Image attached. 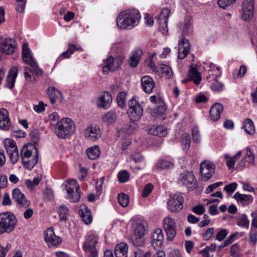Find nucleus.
I'll use <instances>...</instances> for the list:
<instances>
[{
    "mask_svg": "<svg viewBox=\"0 0 257 257\" xmlns=\"http://www.w3.org/2000/svg\"><path fill=\"white\" fill-rule=\"evenodd\" d=\"M138 10L131 9L121 12L117 17L116 24L121 29H131L137 25L141 19Z\"/></svg>",
    "mask_w": 257,
    "mask_h": 257,
    "instance_id": "obj_1",
    "label": "nucleus"
},
{
    "mask_svg": "<svg viewBox=\"0 0 257 257\" xmlns=\"http://www.w3.org/2000/svg\"><path fill=\"white\" fill-rule=\"evenodd\" d=\"M74 130V122L70 118H65L57 122L55 132L59 138L65 139L71 136Z\"/></svg>",
    "mask_w": 257,
    "mask_h": 257,
    "instance_id": "obj_2",
    "label": "nucleus"
},
{
    "mask_svg": "<svg viewBox=\"0 0 257 257\" xmlns=\"http://www.w3.org/2000/svg\"><path fill=\"white\" fill-rule=\"evenodd\" d=\"M17 221L15 216L10 212L0 214V235L13 230Z\"/></svg>",
    "mask_w": 257,
    "mask_h": 257,
    "instance_id": "obj_3",
    "label": "nucleus"
},
{
    "mask_svg": "<svg viewBox=\"0 0 257 257\" xmlns=\"http://www.w3.org/2000/svg\"><path fill=\"white\" fill-rule=\"evenodd\" d=\"M143 106L134 97L130 100L127 114L131 120L134 121L139 120L143 114Z\"/></svg>",
    "mask_w": 257,
    "mask_h": 257,
    "instance_id": "obj_4",
    "label": "nucleus"
},
{
    "mask_svg": "<svg viewBox=\"0 0 257 257\" xmlns=\"http://www.w3.org/2000/svg\"><path fill=\"white\" fill-rule=\"evenodd\" d=\"M98 237L94 234H88L83 244V248L89 257H96L97 251L96 245L97 243Z\"/></svg>",
    "mask_w": 257,
    "mask_h": 257,
    "instance_id": "obj_5",
    "label": "nucleus"
},
{
    "mask_svg": "<svg viewBox=\"0 0 257 257\" xmlns=\"http://www.w3.org/2000/svg\"><path fill=\"white\" fill-rule=\"evenodd\" d=\"M68 199L70 202H78L80 198V189L77 182L75 179L68 181V184L66 185Z\"/></svg>",
    "mask_w": 257,
    "mask_h": 257,
    "instance_id": "obj_6",
    "label": "nucleus"
},
{
    "mask_svg": "<svg viewBox=\"0 0 257 257\" xmlns=\"http://www.w3.org/2000/svg\"><path fill=\"white\" fill-rule=\"evenodd\" d=\"M16 48L15 42L12 38L0 39V60L3 55H11L13 54Z\"/></svg>",
    "mask_w": 257,
    "mask_h": 257,
    "instance_id": "obj_7",
    "label": "nucleus"
},
{
    "mask_svg": "<svg viewBox=\"0 0 257 257\" xmlns=\"http://www.w3.org/2000/svg\"><path fill=\"white\" fill-rule=\"evenodd\" d=\"M164 229L167 239L172 240L176 234V223L174 219L168 216L163 220Z\"/></svg>",
    "mask_w": 257,
    "mask_h": 257,
    "instance_id": "obj_8",
    "label": "nucleus"
},
{
    "mask_svg": "<svg viewBox=\"0 0 257 257\" xmlns=\"http://www.w3.org/2000/svg\"><path fill=\"white\" fill-rule=\"evenodd\" d=\"M5 149L12 164H14L19 159L18 150L16 143L11 139L6 140Z\"/></svg>",
    "mask_w": 257,
    "mask_h": 257,
    "instance_id": "obj_9",
    "label": "nucleus"
},
{
    "mask_svg": "<svg viewBox=\"0 0 257 257\" xmlns=\"http://www.w3.org/2000/svg\"><path fill=\"white\" fill-rule=\"evenodd\" d=\"M184 199L180 194H175L170 196L168 201V206L170 211L173 212L180 211L183 208Z\"/></svg>",
    "mask_w": 257,
    "mask_h": 257,
    "instance_id": "obj_10",
    "label": "nucleus"
},
{
    "mask_svg": "<svg viewBox=\"0 0 257 257\" xmlns=\"http://www.w3.org/2000/svg\"><path fill=\"white\" fill-rule=\"evenodd\" d=\"M170 13V10L168 8L162 9L158 18L157 23L159 29L163 34L168 32V19Z\"/></svg>",
    "mask_w": 257,
    "mask_h": 257,
    "instance_id": "obj_11",
    "label": "nucleus"
},
{
    "mask_svg": "<svg viewBox=\"0 0 257 257\" xmlns=\"http://www.w3.org/2000/svg\"><path fill=\"white\" fill-rule=\"evenodd\" d=\"M241 19L248 21L253 16L254 11V0H244L242 3Z\"/></svg>",
    "mask_w": 257,
    "mask_h": 257,
    "instance_id": "obj_12",
    "label": "nucleus"
},
{
    "mask_svg": "<svg viewBox=\"0 0 257 257\" xmlns=\"http://www.w3.org/2000/svg\"><path fill=\"white\" fill-rule=\"evenodd\" d=\"M31 68L25 67L24 75L26 80L29 82H34L37 81L36 77L42 75L43 71L38 65L30 66Z\"/></svg>",
    "mask_w": 257,
    "mask_h": 257,
    "instance_id": "obj_13",
    "label": "nucleus"
},
{
    "mask_svg": "<svg viewBox=\"0 0 257 257\" xmlns=\"http://www.w3.org/2000/svg\"><path fill=\"white\" fill-rule=\"evenodd\" d=\"M215 166L208 161H204L200 164V173L204 181L209 179L214 174Z\"/></svg>",
    "mask_w": 257,
    "mask_h": 257,
    "instance_id": "obj_14",
    "label": "nucleus"
},
{
    "mask_svg": "<svg viewBox=\"0 0 257 257\" xmlns=\"http://www.w3.org/2000/svg\"><path fill=\"white\" fill-rule=\"evenodd\" d=\"M44 238L49 247L57 246L62 242L61 238L55 234L52 228H48L45 231Z\"/></svg>",
    "mask_w": 257,
    "mask_h": 257,
    "instance_id": "obj_15",
    "label": "nucleus"
},
{
    "mask_svg": "<svg viewBox=\"0 0 257 257\" xmlns=\"http://www.w3.org/2000/svg\"><path fill=\"white\" fill-rule=\"evenodd\" d=\"M180 182L188 189H194L197 186V181L192 172H186L181 174Z\"/></svg>",
    "mask_w": 257,
    "mask_h": 257,
    "instance_id": "obj_16",
    "label": "nucleus"
},
{
    "mask_svg": "<svg viewBox=\"0 0 257 257\" xmlns=\"http://www.w3.org/2000/svg\"><path fill=\"white\" fill-rule=\"evenodd\" d=\"M254 156L250 149L246 148L245 156L239 162L236 166V169L240 170L245 167H249L250 165H254Z\"/></svg>",
    "mask_w": 257,
    "mask_h": 257,
    "instance_id": "obj_17",
    "label": "nucleus"
},
{
    "mask_svg": "<svg viewBox=\"0 0 257 257\" xmlns=\"http://www.w3.org/2000/svg\"><path fill=\"white\" fill-rule=\"evenodd\" d=\"M13 198L20 207L27 208L30 204V201L28 200L25 195L21 192L20 189L16 188L13 191Z\"/></svg>",
    "mask_w": 257,
    "mask_h": 257,
    "instance_id": "obj_18",
    "label": "nucleus"
},
{
    "mask_svg": "<svg viewBox=\"0 0 257 257\" xmlns=\"http://www.w3.org/2000/svg\"><path fill=\"white\" fill-rule=\"evenodd\" d=\"M122 63V60L118 58L114 59L111 56L109 57L104 61L103 67V72L105 73L108 70L114 71L121 65Z\"/></svg>",
    "mask_w": 257,
    "mask_h": 257,
    "instance_id": "obj_19",
    "label": "nucleus"
},
{
    "mask_svg": "<svg viewBox=\"0 0 257 257\" xmlns=\"http://www.w3.org/2000/svg\"><path fill=\"white\" fill-rule=\"evenodd\" d=\"M190 51L189 41L186 38H182L181 41L179 42L178 58L180 59H184L187 56Z\"/></svg>",
    "mask_w": 257,
    "mask_h": 257,
    "instance_id": "obj_20",
    "label": "nucleus"
},
{
    "mask_svg": "<svg viewBox=\"0 0 257 257\" xmlns=\"http://www.w3.org/2000/svg\"><path fill=\"white\" fill-rule=\"evenodd\" d=\"M141 85L143 90L147 93H150L155 87L156 83L153 78L148 75L141 78Z\"/></svg>",
    "mask_w": 257,
    "mask_h": 257,
    "instance_id": "obj_21",
    "label": "nucleus"
},
{
    "mask_svg": "<svg viewBox=\"0 0 257 257\" xmlns=\"http://www.w3.org/2000/svg\"><path fill=\"white\" fill-rule=\"evenodd\" d=\"M10 126L11 121L8 110L4 108H0V128L7 131Z\"/></svg>",
    "mask_w": 257,
    "mask_h": 257,
    "instance_id": "obj_22",
    "label": "nucleus"
},
{
    "mask_svg": "<svg viewBox=\"0 0 257 257\" xmlns=\"http://www.w3.org/2000/svg\"><path fill=\"white\" fill-rule=\"evenodd\" d=\"M22 55L25 63L29 65L30 66L38 65L37 63L33 58L29 48L28 44L27 43L24 44L23 45Z\"/></svg>",
    "mask_w": 257,
    "mask_h": 257,
    "instance_id": "obj_23",
    "label": "nucleus"
},
{
    "mask_svg": "<svg viewBox=\"0 0 257 257\" xmlns=\"http://www.w3.org/2000/svg\"><path fill=\"white\" fill-rule=\"evenodd\" d=\"M35 151L36 155L35 157L38 158V151L37 147L32 144L25 145L23 146L21 150V157L22 160L28 159L32 154L33 152Z\"/></svg>",
    "mask_w": 257,
    "mask_h": 257,
    "instance_id": "obj_24",
    "label": "nucleus"
},
{
    "mask_svg": "<svg viewBox=\"0 0 257 257\" xmlns=\"http://www.w3.org/2000/svg\"><path fill=\"white\" fill-rule=\"evenodd\" d=\"M152 243L154 247H160L164 240V235L162 229H155L152 234Z\"/></svg>",
    "mask_w": 257,
    "mask_h": 257,
    "instance_id": "obj_25",
    "label": "nucleus"
},
{
    "mask_svg": "<svg viewBox=\"0 0 257 257\" xmlns=\"http://www.w3.org/2000/svg\"><path fill=\"white\" fill-rule=\"evenodd\" d=\"M85 137L89 140L96 141L101 137V132L99 129L92 126L87 127L84 133Z\"/></svg>",
    "mask_w": 257,
    "mask_h": 257,
    "instance_id": "obj_26",
    "label": "nucleus"
},
{
    "mask_svg": "<svg viewBox=\"0 0 257 257\" xmlns=\"http://www.w3.org/2000/svg\"><path fill=\"white\" fill-rule=\"evenodd\" d=\"M79 213L86 224H89L91 222L92 220L91 213L86 205L82 204L80 206Z\"/></svg>",
    "mask_w": 257,
    "mask_h": 257,
    "instance_id": "obj_27",
    "label": "nucleus"
},
{
    "mask_svg": "<svg viewBox=\"0 0 257 257\" xmlns=\"http://www.w3.org/2000/svg\"><path fill=\"white\" fill-rule=\"evenodd\" d=\"M223 110V105L219 103H216L211 107L209 114L211 120L217 121L220 117V113Z\"/></svg>",
    "mask_w": 257,
    "mask_h": 257,
    "instance_id": "obj_28",
    "label": "nucleus"
},
{
    "mask_svg": "<svg viewBox=\"0 0 257 257\" xmlns=\"http://www.w3.org/2000/svg\"><path fill=\"white\" fill-rule=\"evenodd\" d=\"M47 94L50 99V102L52 104H54L57 100L62 101V93L55 87H49L47 89Z\"/></svg>",
    "mask_w": 257,
    "mask_h": 257,
    "instance_id": "obj_29",
    "label": "nucleus"
},
{
    "mask_svg": "<svg viewBox=\"0 0 257 257\" xmlns=\"http://www.w3.org/2000/svg\"><path fill=\"white\" fill-rule=\"evenodd\" d=\"M112 96L109 92H105L102 95L99 99L98 103V105L100 107H102L107 109L109 107L112 101Z\"/></svg>",
    "mask_w": 257,
    "mask_h": 257,
    "instance_id": "obj_30",
    "label": "nucleus"
},
{
    "mask_svg": "<svg viewBox=\"0 0 257 257\" xmlns=\"http://www.w3.org/2000/svg\"><path fill=\"white\" fill-rule=\"evenodd\" d=\"M18 73V68L17 66H13L10 70L7 77V83L8 87L12 89L15 84L16 78Z\"/></svg>",
    "mask_w": 257,
    "mask_h": 257,
    "instance_id": "obj_31",
    "label": "nucleus"
},
{
    "mask_svg": "<svg viewBox=\"0 0 257 257\" xmlns=\"http://www.w3.org/2000/svg\"><path fill=\"white\" fill-rule=\"evenodd\" d=\"M142 54V51L141 49H138L132 52V55L130 57L129 61V65L133 67H136L140 61V59Z\"/></svg>",
    "mask_w": 257,
    "mask_h": 257,
    "instance_id": "obj_32",
    "label": "nucleus"
},
{
    "mask_svg": "<svg viewBox=\"0 0 257 257\" xmlns=\"http://www.w3.org/2000/svg\"><path fill=\"white\" fill-rule=\"evenodd\" d=\"M128 245L126 243L121 242L115 248L114 252L116 257H127Z\"/></svg>",
    "mask_w": 257,
    "mask_h": 257,
    "instance_id": "obj_33",
    "label": "nucleus"
},
{
    "mask_svg": "<svg viewBox=\"0 0 257 257\" xmlns=\"http://www.w3.org/2000/svg\"><path fill=\"white\" fill-rule=\"evenodd\" d=\"M157 71L160 72V75L162 77L171 78L173 76V71L171 68L164 64H160Z\"/></svg>",
    "mask_w": 257,
    "mask_h": 257,
    "instance_id": "obj_34",
    "label": "nucleus"
},
{
    "mask_svg": "<svg viewBox=\"0 0 257 257\" xmlns=\"http://www.w3.org/2000/svg\"><path fill=\"white\" fill-rule=\"evenodd\" d=\"M233 197L237 202L242 204H249L253 201V198L250 195L241 194L239 192H236Z\"/></svg>",
    "mask_w": 257,
    "mask_h": 257,
    "instance_id": "obj_35",
    "label": "nucleus"
},
{
    "mask_svg": "<svg viewBox=\"0 0 257 257\" xmlns=\"http://www.w3.org/2000/svg\"><path fill=\"white\" fill-rule=\"evenodd\" d=\"M86 154L89 159H96L100 154L99 147L98 146H94L89 148L86 150Z\"/></svg>",
    "mask_w": 257,
    "mask_h": 257,
    "instance_id": "obj_36",
    "label": "nucleus"
},
{
    "mask_svg": "<svg viewBox=\"0 0 257 257\" xmlns=\"http://www.w3.org/2000/svg\"><path fill=\"white\" fill-rule=\"evenodd\" d=\"M149 131L151 134L159 137H164L167 134L166 128L163 125L153 126Z\"/></svg>",
    "mask_w": 257,
    "mask_h": 257,
    "instance_id": "obj_37",
    "label": "nucleus"
},
{
    "mask_svg": "<svg viewBox=\"0 0 257 257\" xmlns=\"http://www.w3.org/2000/svg\"><path fill=\"white\" fill-rule=\"evenodd\" d=\"M117 119V115L115 112L109 111L103 116L102 120L107 124L114 123Z\"/></svg>",
    "mask_w": 257,
    "mask_h": 257,
    "instance_id": "obj_38",
    "label": "nucleus"
},
{
    "mask_svg": "<svg viewBox=\"0 0 257 257\" xmlns=\"http://www.w3.org/2000/svg\"><path fill=\"white\" fill-rule=\"evenodd\" d=\"M243 128L244 131L249 135H253L255 133V128L253 121L249 118H246L243 122Z\"/></svg>",
    "mask_w": 257,
    "mask_h": 257,
    "instance_id": "obj_39",
    "label": "nucleus"
},
{
    "mask_svg": "<svg viewBox=\"0 0 257 257\" xmlns=\"http://www.w3.org/2000/svg\"><path fill=\"white\" fill-rule=\"evenodd\" d=\"M189 76L190 79L196 85L200 84L201 80V76L195 68L191 67L190 68Z\"/></svg>",
    "mask_w": 257,
    "mask_h": 257,
    "instance_id": "obj_40",
    "label": "nucleus"
},
{
    "mask_svg": "<svg viewBox=\"0 0 257 257\" xmlns=\"http://www.w3.org/2000/svg\"><path fill=\"white\" fill-rule=\"evenodd\" d=\"M166 107L164 102L160 99L157 106L153 110V113L156 116H160L163 115L166 112Z\"/></svg>",
    "mask_w": 257,
    "mask_h": 257,
    "instance_id": "obj_41",
    "label": "nucleus"
},
{
    "mask_svg": "<svg viewBox=\"0 0 257 257\" xmlns=\"http://www.w3.org/2000/svg\"><path fill=\"white\" fill-rule=\"evenodd\" d=\"M156 167L158 170H169L173 168L174 164L170 162L162 160L157 163Z\"/></svg>",
    "mask_w": 257,
    "mask_h": 257,
    "instance_id": "obj_42",
    "label": "nucleus"
},
{
    "mask_svg": "<svg viewBox=\"0 0 257 257\" xmlns=\"http://www.w3.org/2000/svg\"><path fill=\"white\" fill-rule=\"evenodd\" d=\"M181 144L184 150L188 151L191 143V137L189 134L184 133L181 137Z\"/></svg>",
    "mask_w": 257,
    "mask_h": 257,
    "instance_id": "obj_43",
    "label": "nucleus"
},
{
    "mask_svg": "<svg viewBox=\"0 0 257 257\" xmlns=\"http://www.w3.org/2000/svg\"><path fill=\"white\" fill-rule=\"evenodd\" d=\"M237 224L240 227L248 228L249 224V220L248 219L245 214H242L239 216L237 221Z\"/></svg>",
    "mask_w": 257,
    "mask_h": 257,
    "instance_id": "obj_44",
    "label": "nucleus"
},
{
    "mask_svg": "<svg viewBox=\"0 0 257 257\" xmlns=\"http://www.w3.org/2000/svg\"><path fill=\"white\" fill-rule=\"evenodd\" d=\"M144 236L133 235L131 237L132 243L136 246H142L145 243Z\"/></svg>",
    "mask_w": 257,
    "mask_h": 257,
    "instance_id": "obj_45",
    "label": "nucleus"
},
{
    "mask_svg": "<svg viewBox=\"0 0 257 257\" xmlns=\"http://www.w3.org/2000/svg\"><path fill=\"white\" fill-rule=\"evenodd\" d=\"M80 49L81 47L80 46H77L71 44H69L68 49L61 54V56L65 58H68L75 51L80 50Z\"/></svg>",
    "mask_w": 257,
    "mask_h": 257,
    "instance_id": "obj_46",
    "label": "nucleus"
},
{
    "mask_svg": "<svg viewBox=\"0 0 257 257\" xmlns=\"http://www.w3.org/2000/svg\"><path fill=\"white\" fill-rule=\"evenodd\" d=\"M126 93L122 91L120 92L116 97V100L118 105L121 108L126 107Z\"/></svg>",
    "mask_w": 257,
    "mask_h": 257,
    "instance_id": "obj_47",
    "label": "nucleus"
},
{
    "mask_svg": "<svg viewBox=\"0 0 257 257\" xmlns=\"http://www.w3.org/2000/svg\"><path fill=\"white\" fill-rule=\"evenodd\" d=\"M68 208L64 205H61L58 209V213L61 221H65L67 219L68 214Z\"/></svg>",
    "mask_w": 257,
    "mask_h": 257,
    "instance_id": "obj_48",
    "label": "nucleus"
},
{
    "mask_svg": "<svg viewBox=\"0 0 257 257\" xmlns=\"http://www.w3.org/2000/svg\"><path fill=\"white\" fill-rule=\"evenodd\" d=\"M23 161V165L28 170H32L38 162V158L35 157L32 160L24 159Z\"/></svg>",
    "mask_w": 257,
    "mask_h": 257,
    "instance_id": "obj_49",
    "label": "nucleus"
},
{
    "mask_svg": "<svg viewBox=\"0 0 257 257\" xmlns=\"http://www.w3.org/2000/svg\"><path fill=\"white\" fill-rule=\"evenodd\" d=\"M118 201L119 204L122 207H126L129 203V198L124 193L119 194L118 195Z\"/></svg>",
    "mask_w": 257,
    "mask_h": 257,
    "instance_id": "obj_50",
    "label": "nucleus"
},
{
    "mask_svg": "<svg viewBox=\"0 0 257 257\" xmlns=\"http://www.w3.org/2000/svg\"><path fill=\"white\" fill-rule=\"evenodd\" d=\"M27 0H16V10L18 12H24Z\"/></svg>",
    "mask_w": 257,
    "mask_h": 257,
    "instance_id": "obj_51",
    "label": "nucleus"
},
{
    "mask_svg": "<svg viewBox=\"0 0 257 257\" xmlns=\"http://www.w3.org/2000/svg\"><path fill=\"white\" fill-rule=\"evenodd\" d=\"M146 231L145 225L143 223L137 224L134 230L135 235H141V236H144Z\"/></svg>",
    "mask_w": 257,
    "mask_h": 257,
    "instance_id": "obj_52",
    "label": "nucleus"
},
{
    "mask_svg": "<svg viewBox=\"0 0 257 257\" xmlns=\"http://www.w3.org/2000/svg\"><path fill=\"white\" fill-rule=\"evenodd\" d=\"M225 158L226 161V165L229 169H233L235 163L238 159L237 158H234V156L231 157L228 154L225 155Z\"/></svg>",
    "mask_w": 257,
    "mask_h": 257,
    "instance_id": "obj_53",
    "label": "nucleus"
},
{
    "mask_svg": "<svg viewBox=\"0 0 257 257\" xmlns=\"http://www.w3.org/2000/svg\"><path fill=\"white\" fill-rule=\"evenodd\" d=\"M225 158L226 161V165L229 169H233L235 163L238 159L237 158H234V156L231 157L228 154L225 155Z\"/></svg>",
    "mask_w": 257,
    "mask_h": 257,
    "instance_id": "obj_54",
    "label": "nucleus"
},
{
    "mask_svg": "<svg viewBox=\"0 0 257 257\" xmlns=\"http://www.w3.org/2000/svg\"><path fill=\"white\" fill-rule=\"evenodd\" d=\"M130 175L125 170L121 171L118 174V179L120 182L123 183L127 181L129 179Z\"/></svg>",
    "mask_w": 257,
    "mask_h": 257,
    "instance_id": "obj_55",
    "label": "nucleus"
},
{
    "mask_svg": "<svg viewBox=\"0 0 257 257\" xmlns=\"http://www.w3.org/2000/svg\"><path fill=\"white\" fill-rule=\"evenodd\" d=\"M237 186V184L236 183H230L224 187V190L227 193L228 195H230L236 190Z\"/></svg>",
    "mask_w": 257,
    "mask_h": 257,
    "instance_id": "obj_56",
    "label": "nucleus"
},
{
    "mask_svg": "<svg viewBox=\"0 0 257 257\" xmlns=\"http://www.w3.org/2000/svg\"><path fill=\"white\" fill-rule=\"evenodd\" d=\"M230 254L233 257H240L239 245L237 243L233 244L230 247Z\"/></svg>",
    "mask_w": 257,
    "mask_h": 257,
    "instance_id": "obj_57",
    "label": "nucleus"
},
{
    "mask_svg": "<svg viewBox=\"0 0 257 257\" xmlns=\"http://www.w3.org/2000/svg\"><path fill=\"white\" fill-rule=\"evenodd\" d=\"M236 0H217V4L219 7L225 9L230 5L232 4Z\"/></svg>",
    "mask_w": 257,
    "mask_h": 257,
    "instance_id": "obj_58",
    "label": "nucleus"
},
{
    "mask_svg": "<svg viewBox=\"0 0 257 257\" xmlns=\"http://www.w3.org/2000/svg\"><path fill=\"white\" fill-rule=\"evenodd\" d=\"M214 82L211 84L210 87L213 91L219 92L223 89V84L218 82L217 80L213 81Z\"/></svg>",
    "mask_w": 257,
    "mask_h": 257,
    "instance_id": "obj_59",
    "label": "nucleus"
},
{
    "mask_svg": "<svg viewBox=\"0 0 257 257\" xmlns=\"http://www.w3.org/2000/svg\"><path fill=\"white\" fill-rule=\"evenodd\" d=\"M249 241L255 244L257 241V229L251 228L249 233Z\"/></svg>",
    "mask_w": 257,
    "mask_h": 257,
    "instance_id": "obj_60",
    "label": "nucleus"
},
{
    "mask_svg": "<svg viewBox=\"0 0 257 257\" xmlns=\"http://www.w3.org/2000/svg\"><path fill=\"white\" fill-rule=\"evenodd\" d=\"M190 26L189 22H185L183 23H180L179 27L182 31V35H186L188 34V29Z\"/></svg>",
    "mask_w": 257,
    "mask_h": 257,
    "instance_id": "obj_61",
    "label": "nucleus"
},
{
    "mask_svg": "<svg viewBox=\"0 0 257 257\" xmlns=\"http://www.w3.org/2000/svg\"><path fill=\"white\" fill-rule=\"evenodd\" d=\"M153 185L151 183L147 184L144 187L142 192V196L143 197H147L152 191Z\"/></svg>",
    "mask_w": 257,
    "mask_h": 257,
    "instance_id": "obj_62",
    "label": "nucleus"
},
{
    "mask_svg": "<svg viewBox=\"0 0 257 257\" xmlns=\"http://www.w3.org/2000/svg\"><path fill=\"white\" fill-rule=\"evenodd\" d=\"M192 211L198 215H202L205 211L204 206L202 204H199L195 206L192 208Z\"/></svg>",
    "mask_w": 257,
    "mask_h": 257,
    "instance_id": "obj_63",
    "label": "nucleus"
},
{
    "mask_svg": "<svg viewBox=\"0 0 257 257\" xmlns=\"http://www.w3.org/2000/svg\"><path fill=\"white\" fill-rule=\"evenodd\" d=\"M135 257H151V255L150 251L144 252L142 249H137L135 251Z\"/></svg>",
    "mask_w": 257,
    "mask_h": 257,
    "instance_id": "obj_64",
    "label": "nucleus"
}]
</instances>
